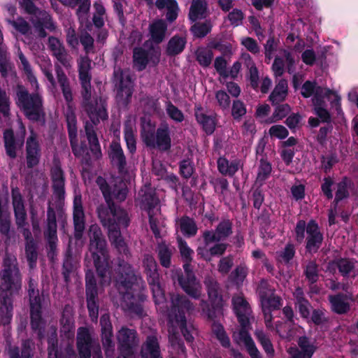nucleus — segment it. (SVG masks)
Wrapping results in <instances>:
<instances>
[{
  "instance_id": "680f3d73",
  "label": "nucleus",
  "mask_w": 358,
  "mask_h": 358,
  "mask_svg": "<svg viewBox=\"0 0 358 358\" xmlns=\"http://www.w3.org/2000/svg\"><path fill=\"white\" fill-rule=\"evenodd\" d=\"M335 185L334 179L331 176H327L323 178L320 188L324 196L327 200H331L334 197L333 187Z\"/></svg>"
},
{
  "instance_id": "ddd939ff",
  "label": "nucleus",
  "mask_w": 358,
  "mask_h": 358,
  "mask_svg": "<svg viewBox=\"0 0 358 358\" xmlns=\"http://www.w3.org/2000/svg\"><path fill=\"white\" fill-rule=\"evenodd\" d=\"M85 280L87 308L91 320L94 322L99 317V303L97 282L92 269L85 271Z\"/></svg>"
},
{
  "instance_id": "4d7b16f0",
  "label": "nucleus",
  "mask_w": 358,
  "mask_h": 358,
  "mask_svg": "<svg viewBox=\"0 0 358 358\" xmlns=\"http://www.w3.org/2000/svg\"><path fill=\"white\" fill-rule=\"evenodd\" d=\"M25 255L30 268H34L37 262L38 252L36 242L29 241L25 244Z\"/></svg>"
},
{
  "instance_id": "a18cd8bd",
  "label": "nucleus",
  "mask_w": 358,
  "mask_h": 358,
  "mask_svg": "<svg viewBox=\"0 0 358 358\" xmlns=\"http://www.w3.org/2000/svg\"><path fill=\"white\" fill-rule=\"evenodd\" d=\"M303 275L310 285L315 284L319 280V264L315 260L308 262L304 268Z\"/></svg>"
},
{
  "instance_id": "58836bf2",
  "label": "nucleus",
  "mask_w": 358,
  "mask_h": 358,
  "mask_svg": "<svg viewBox=\"0 0 358 358\" xmlns=\"http://www.w3.org/2000/svg\"><path fill=\"white\" fill-rule=\"evenodd\" d=\"M187 43V40L185 37L180 36L178 34H176L172 36L166 47V53L169 56H176L180 54L184 49Z\"/></svg>"
},
{
  "instance_id": "de8ad7c7",
  "label": "nucleus",
  "mask_w": 358,
  "mask_h": 358,
  "mask_svg": "<svg viewBox=\"0 0 358 358\" xmlns=\"http://www.w3.org/2000/svg\"><path fill=\"white\" fill-rule=\"evenodd\" d=\"M11 228L10 213L8 210H3L0 206V233L6 237V240H10Z\"/></svg>"
},
{
  "instance_id": "412c9836",
  "label": "nucleus",
  "mask_w": 358,
  "mask_h": 358,
  "mask_svg": "<svg viewBox=\"0 0 358 358\" xmlns=\"http://www.w3.org/2000/svg\"><path fill=\"white\" fill-rule=\"evenodd\" d=\"M76 348L80 358H91L94 340L87 327H80L78 329Z\"/></svg>"
},
{
  "instance_id": "69168bd1",
  "label": "nucleus",
  "mask_w": 358,
  "mask_h": 358,
  "mask_svg": "<svg viewBox=\"0 0 358 358\" xmlns=\"http://www.w3.org/2000/svg\"><path fill=\"white\" fill-rule=\"evenodd\" d=\"M247 113L244 103L239 100H234L231 107V115L235 120H240Z\"/></svg>"
},
{
  "instance_id": "49530a36",
  "label": "nucleus",
  "mask_w": 358,
  "mask_h": 358,
  "mask_svg": "<svg viewBox=\"0 0 358 358\" xmlns=\"http://www.w3.org/2000/svg\"><path fill=\"white\" fill-rule=\"evenodd\" d=\"M248 273V267L244 264H241L235 268L229 275V280L233 284L239 286L243 285Z\"/></svg>"
},
{
  "instance_id": "6e6d98bb",
  "label": "nucleus",
  "mask_w": 358,
  "mask_h": 358,
  "mask_svg": "<svg viewBox=\"0 0 358 358\" xmlns=\"http://www.w3.org/2000/svg\"><path fill=\"white\" fill-rule=\"evenodd\" d=\"M76 266L72 255L70 252H67L65 255L62 264V275L65 282L68 283L70 281V275L73 272Z\"/></svg>"
},
{
  "instance_id": "423d86ee",
  "label": "nucleus",
  "mask_w": 358,
  "mask_h": 358,
  "mask_svg": "<svg viewBox=\"0 0 358 358\" xmlns=\"http://www.w3.org/2000/svg\"><path fill=\"white\" fill-rule=\"evenodd\" d=\"M15 102L27 120L45 125L46 115L43 99L40 94L30 93L23 85L18 84L15 89Z\"/></svg>"
},
{
  "instance_id": "79ce46f5",
  "label": "nucleus",
  "mask_w": 358,
  "mask_h": 358,
  "mask_svg": "<svg viewBox=\"0 0 358 358\" xmlns=\"http://www.w3.org/2000/svg\"><path fill=\"white\" fill-rule=\"evenodd\" d=\"M295 255V245L292 243H287L282 250L276 252V261L284 265L289 266L292 264Z\"/></svg>"
},
{
  "instance_id": "bb28decb",
  "label": "nucleus",
  "mask_w": 358,
  "mask_h": 358,
  "mask_svg": "<svg viewBox=\"0 0 358 358\" xmlns=\"http://www.w3.org/2000/svg\"><path fill=\"white\" fill-rule=\"evenodd\" d=\"M140 356L141 358H163L157 336L150 335L146 337L141 346Z\"/></svg>"
},
{
  "instance_id": "09e8293b",
  "label": "nucleus",
  "mask_w": 358,
  "mask_h": 358,
  "mask_svg": "<svg viewBox=\"0 0 358 358\" xmlns=\"http://www.w3.org/2000/svg\"><path fill=\"white\" fill-rule=\"evenodd\" d=\"M212 331L216 338L220 341L221 345L225 348L230 347L231 343L222 324L213 320Z\"/></svg>"
},
{
  "instance_id": "dca6fc26",
  "label": "nucleus",
  "mask_w": 358,
  "mask_h": 358,
  "mask_svg": "<svg viewBox=\"0 0 358 358\" xmlns=\"http://www.w3.org/2000/svg\"><path fill=\"white\" fill-rule=\"evenodd\" d=\"M26 128L21 123L20 134L16 138L11 128L6 129L3 132V141L6 155L11 159L17 156V150H20L24 143Z\"/></svg>"
},
{
  "instance_id": "8fccbe9b",
  "label": "nucleus",
  "mask_w": 358,
  "mask_h": 358,
  "mask_svg": "<svg viewBox=\"0 0 358 358\" xmlns=\"http://www.w3.org/2000/svg\"><path fill=\"white\" fill-rule=\"evenodd\" d=\"M172 250L165 244L159 245L157 257L162 267L169 268L171 266Z\"/></svg>"
},
{
  "instance_id": "aec40b11",
  "label": "nucleus",
  "mask_w": 358,
  "mask_h": 358,
  "mask_svg": "<svg viewBox=\"0 0 358 358\" xmlns=\"http://www.w3.org/2000/svg\"><path fill=\"white\" fill-rule=\"evenodd\" d=\"M108 155L111 165L117 169L118 173L126 175L128 173L127 158L119 141L110 143Z\"/></svg>"
},
{
  "instance_id": "2eb2a0df",
  "label": "nucleus",
  "mask_w": 358,
  "mask_h": 358,
  "mask_svg": "<svg viewBox=\"0 0 358 358\" xmlns=\"http://www.w3.org/2000/svg\"><path fill=\"white\" fill-rule=\"evenodd\" d=\"M353 185L352 180L344 176L341 180L336 184V192L334 201L331 203V208L335 211H338L341 220L345 222L348 223L350 220L351 213L350 211L345 210L342 208V206L339 205L340 203L350 196L349 189Z\"/></svg>"
},
{
  "instance_id": "bf43d9fd",
  "label": "nucleus",
  "mask_w": 358,
  "mask_h": 358,
  "mask_svg": "<svg viewBox=\"0 0 358 358\" xmlns=\"http://www.w3.org/2000/svg\"><path fill=\"white\" fill-rule=\"evenodd\" d=\"M100 325L101 327V339L107 338H113V326L108 315H103L100 318Z\"/></svg>"
},
{
  "instance_id": "5701e85b",
  "label": "nucleus",
  "mask_w": 358,
  "mask_h": 358,
  "mask_svg": "<svg viewBox=\"0 0 358 358\" xmlns=\"http://www.w3.org/2000/svg\"><path fill=\"white\" fill-rule=\"evenodd\" d=\"M73 221L74 238L76 240H80L85 229V213L80 194L76 195L73 199Z\"/></svg>"
},
{
  "instance_id": "9d476101",
  "label": "nucleus",
  "mask_w": 358,
  "mask_h": 358,
  "mask_svg": "<svg viewBox=\"0 0 358 358\" xmlns=\"http://www.w3.org/2000/svg\"><path fill=\"white\" fill-rule=\"evenodd\" d=\"M106 210H101L100 213V222L102 226L107 229L108 238L111 244L117 249L120 255L127 258L130 256L129 249L125 243L122 234L121 227L127 228L130 224V218L126 224L122 223L116 218L107 217Z\"/></svg>"
},
{
  "instance_id": "f8f14e48",
  "label": "nucleus",
  "mask_w": 358,
  "mask_h": 358,
  "mask_svg": "<svg viewBox=\"0 0 358 358\" xmlns=\"http://www.w3.org/2000/svg\"><path fill=\"white\" fill-rule=\"evenodd\" d=\"M183 273L181 270L177 271L173 276L174 282H177L182 289L189 296L197 299L201 296V287L192 268L191 262L183 261Z\"/></svg>"
},
{
  "instance_id": "4be33fe9",
  "label": "nucleus",
  "mask_w": 358,
  "mask_h": 358,
  "mask_svg": "<svg viewBox=\"0 0 358 358\" xmlns=\"http://www.w3.org/2000/svg\"><path fill=\"white\" fill-rule=\"evenodd\" d=\"M325 97L331 101V104L332 106L335 107L337 113H340V111H341V96L333 90L329 88H324L321 86H317L315 92L313 94V106L326 105L324 101Z\"/></svg>"
},
{
  "instance_id": "e433bc0d",
  "label": "nucleus",
  "mask_w": 358,
  "mask_h": 358,
  "mask_svg": "<svg viewBox=\"0 0 358 358\" xmlns=\"http://www.w3.org/2000/svg\"><path fill=\"white\" fill-rule=\"evenodd\" d=\"M180 230L184 236L192 238L196 236L198 231V227L195 220L187 216H182L178 221Z\"/></svg>"
},
{
  "instance_id": "7ed1b4c3",
  "label": "nucleus",
  "mask_w": 358,
  "mask_h": 358,
  "mask_svg": "<svg viewBox=\"0 0 358 358\" xmlns=\"http://www.w3.org/2000/svg\"><path fill=\"white\" fill-rule=\"evenodd\" d=\"M89 250L92 254L94 266L100 278L99 285L103 287L110 283L108 276L110 264V256L107 250L106 239L101 229L97 225H92L89 231Z\"/></svg>"
},
{
  "instance_id": "7c9ffc66",
  "label": "nucleus",
  "mask_w": 358,
  "mask_h": 358,
  "mask_svg": "<svg viewBox=\"0 0 358 358\" xmlns=\"http://www.w3.org/2000/svg\"><path fill=\"white\" fill-rule=\"evenodd\" d=\"M147 280L152 289L155 303H160L164 299V293L159 283V274L157 268L145 271Z\"/></svg>"
},
{
  "instance_id": "f3484780",
  "label": "nucleus",
  "mask_w": 358,
  "mask_h": 358,
  "mask_svg": "<svg viewBox=\"0 0 358 358\" xmlns=\"http://www.w3.org/2000/svg\"><path fill=\"white\" fill-rule=\"evenodd\" d=\"M306 238L305 250L306 252L314 255L320 249L323 241L324 236L321 232L318 223L315 220H310L307 223Z\"/></svg>"
},
{
  "instance_id": "13d9d810",
  "label": "nucleus",
  "mask_w": 358,
  "mask_h": 358,
  "mask_svg": "<svg viewBox=\"0 0 358 358\" xmlns=\"http://www.w3.org/2000/svg\"><path fill=\"white\" fill-rule=\"evenodd\" d=\"M177 243L182 261L192 262L194 251L188 246L186 241L178 236L177 237Z\"/></svg>"
},
{
  "instance_id": "c03bdc74",
  "label": "nucleus",
  "mask_w": 358,
  "mask_h": 358,
  "mask_svg": "<svg viewBox=\"0 0 358 358\" xmlns=\"http://www.w3.org/2000/svg\"><path fill=\"white\" fill-rule=\"evenodd\" d=\"M133 59L136 70L143 71L149 62L148 52L142 48H136L134 49Z\"/></svg>"
},
{
  "instance_id": "a211bd4d",
  "label": "nucleus",
  "mask_w": 358,
  "mask_h": 358,
  "mask_svg": "<svg viewBox=\"0 0 358 358\" xmlns=\"http://www.w3.org/2000/svg\"><path fill=\"white\" fill-rule=\"evenodd\" d=\"M41 147L37 134L31 129L25 142V157L27 167L29 169L38 166L41 158Z\"/></svg>"
},
{
  "instance_id": "37998d69",
  "label": "nucleus",
  "mask_w": 358,
  "mask_h": 358,
  "mask_svg": "<svg viewBox=\"0 0 358 358\" xmlns=\"http://www.w3.org/2000/svg\"><path fill=\"white\" fill-rule=\"evenodd\" d=\"M123 133L127 148L131 155H134L136 151V138L132 126L129 121L124 124Z\"/></svg>"
},
{
  "instance_id": "4c0bfd02",
  "label": "nucleus",
  "mask_w": 358,
  "mask_h": 358,
  "mask_svg": "<svg viewBox=\"0 0 358 358\" xmlns=\"http://www.w3.org/2000/svg\"><path fill=\"white\" fill-rule=\"evenodd\" d=\"M272 166L271 164L268 162L266 157H262L259 159V165L257 178L255 182V186H263L266 180L268 179L271 174Z\"/></svg>"
},
{
  "instance_id": "b1692460",
  "label": "nucleus",
  "mask_w": 358,
  "mask_h": 358,
  "mask_svg": "<svg viewBox=\"0 0 358 358\" xmlns=\"http://www.w3.org/2000/svg\"><path fill=\"white\" fill-rule=\"evenodd\" d=\"M297 347H290L287 350L290 358H312L317 348L306 336H300L297 341Z\"/></svg>"
},
{
  "instance_id": "0eeeda50",
  "label": "nucleus",
  "mask_w": 358,
  "mask_h": 358,
  "mask_svg": "<svg viewBox=\"0 0 358 358\" xmlns=\"http://www.w3.org/2000/svg\"><path fill=\"white\" fill-rule=\"evenodd\" d=\"M171 311L169 315V323L175 322L187 343L194 341L192 336L194 327L192 324L187 323L185 314L193 309V305L189 299L182 294H172L171 295Z\"/></svg>"
},
{
  "instance_id": "ea45409f",
  "label": "nucleus",
  "mask_w": 358,
  "mask_h": 358,
  "mask_svg": "<svg viewBox=\"0 0 358 358\" xmlns=\"http://www.w3.org/2000/svg\"><path fill=\"white\" fill-rule=\"evenodd\" d=\"M190 27L189 31L195 38H203L210 34L213 29V23L210 20L203 22H194Z\"/></svg>"
},
{
  "instance_id": "20e7f679",
  "label": "nucleus",
  "mask_w": 358,
  "mask_h": 358,
  "mask_svg": "<svg viewBox=\"0 0 358 358\" xmlns=\"http://www.w3.org/2000/svg\"><path fill=\"white\" fill-rule=\"evenodd\" d=\"M3 267L0 272V301L1 306L5 307L8 317H11L12 292L13 290H17L21 287L22 278L17 259L14 255L6 252L3 260Z\"/></svg>"
},
{
  "instance_id": "c85d7f7f",
  "label": "nucleus",
  "mask_w": 358,
  "mask_h": 358,
  "mask_svg": "<svg viewBox=\"0 0 358 358\" xmlns=\"http://www.w3.org/2000/svg\"><path fill=\"white\" fill-rule=\"evenodd\" d=\"M203 107L195 106L194 116L196 122L201 126L203 131L209 136L214 133L216 127L215 117L206 115L203 112Z\"/></svg>"
},
{
  "instance_id": "f704fd0d",
  "label": "nucleus",
  "mask_w": 358,
  "mask_h": 358,
  "mask_svg": "<svg viewBox=\"0 0 358 358\" xmlns=\"http://www.w3.org/2000/svg\"><path fill=\"white\" fill-rule=\"evenodd\" d=\"M55 72L57 82L61 87L63 96L66 103H69L73 101V99L69 80L60 66H55Z\"/></svg>"
},
{
  "instance_id": "864d4df0",
  "label": "nucleus",
  "mask_w": 358,
  "mask_h": 358,
  "mask_svg": "<svg viewBox=\"0 0 358 358\" xmlns=\"http://www.w3.org/2000/svg\"><path fill=\"white\" fill-rule=\"evenodd\" d=\"M255 335L257 341L261 344L265 352L268 356H273L275 351L269 336L263 331H257Z\"/></svg>"
},
{
  "instance_id": "f03ea898",
  "label": "nucleus",
  "mask_w": 358,
  "mask_h": 358,
  "mask_svg": "<svg viewBox=\"0 0 358 358\" xmlns=\"http://www.w3.org/2000/svg\"><path fill=\"white\" fill-rule=\"evenodd\" d=\"M92 61L87 56L80 57L78 60V78L81 85V106L91 122L96 124L101 120L108 118L107 103L101 96H92Z\"/></svg>"
},
{
  "instance_id": "393cba45",
  "label": "nucleus",
  "mask_w": 358,
  "mask_h": 358,
  "mask_svg": "<svg viewBox=\"0 0 358 358\" xmlns=\"http://www.w3.org/2000/svg\"><path fill=\"white\" fill-rule=\"evenodd\" d=\"M117 340L121 350L128 355L131 354L138 341L137 332L135 329L123 327L118 331Z\"/></svg>"
},
{
  "instance_id": "a19ab883",
  "label": "nucleus",
  "mask_w": 358,
  "mask_h": 358,
  "mask_svg": "<svg viewBox=\"0 0 358 358\" xmlns=\"http://www.w3.org/2000/svg\"><path fill=\"white\" fill-rule=\"evenodd\" d=\"M355 263L352 259L340 257L331 260L329 263V267L330 268L331 266H336L341 275L345 278L348 277L355 268Z\"/></svg>"
},
{
  "instance_id": "39448f33",
  "label": "nucleus",
  "mask_w": 358,
  "mask_h": 358,
  "mask_svg": "<svg viewBox=\"0 0 358 358\" xmlns=\"http://www.w3.org/2000/svg\"><path fill=\"white\" fill-rule=\"evenodd\" d=\"M96 183L106 201L105 203H101L96 208V212L98 217L100 218L101 210L104 209L106 210L105 213H107V217L116 218L119 222L127 224L129 218V214L126 210L114 202L113 198L120 201H124L127 196V189L119 187L116 185L112 187L101 176L96 178Z\"/></svg>"
},
{
  "instance_id": "338daca9",
  "label": "nucleus",
  "mask_w": 358,
  "mask_h": 358,
  "mask_svg": "<svg viewBox=\"0 0 358 358\" xmlns=\"http://www.w3.org/2000/svg\"><path fill=\"white\" fill-rule=\"evenodd\" d=\"M52 55L55 56L65 68L71 67V57L64 45L52 52Z\"/></svg>"
},
{
  "instance_id": "4468645a",
  "label": "nucleus",
  "mask_w": 358,
  "mask_h": 358,
  "mask_svg": "<svg viewBox=\"0 0 358 358\" xmlns=\"http://www.w3.org/2000/svg\"><path fill=\"white\" fill-rule=\"evenodd\" d=\"M67 131L70 142V145L73 155L77 157H83V162L86 165H90L91 157L87 151V146L85 141H81L78 143V130H77V121L76 117L68 115L66 117Z\"/></svg>"
},
{
  "instance_id": "1a4fd4ad",
  "label": "nucleus",
  "mask_w": 358,
  "mask_h": 358,
  "mask_svg": "<svg viewBox=\"0 0 358 358\" xmlns=\"http://www.w3.org/2000/svg\"><path fill=\"white\" fill-rule=\"evenodd\" d=\"M204 285L208 293L209 303L202 300L200 306L203 313L209 320L217 318L222 311L223 299L220 293V287L218 282L213 277L205 278Z\"/></svg>"
},
{
  "instance_id": "3c124183",
  "label": "nucleus",
  "mask_w": 358,
  "mask_h": 358,
  "mask_svg": "<svg viewBox=\"0 0 358 358\" xmlns=\"http://www.w3.org/2000/svg\"><path fill=\"white\" fill-rule=\"evenodd\" d=\"M220 241L227 239L233 233V223L229 219H223L215 227Z\"/></svg>"
},
{
  "instance_id": "c756f323",
  "label": "nucleus",
  "mask_w": 358,
  "mask_h": 358,
  "mask_svg": "<svg viewBox=\"0 0 358 358\" xmlns=\"http://www.w3.org/2000/svg\"><path fill=\"white\" fill-rule=\"evenodd\" d=\"M60 331L66 337L70 338L74 334L75 321L73 308L70 305H66L63 308L60 319Z\"/></svg>"
},
{
  "instance_id": "72a5a7b5",
  "label": "nucleus",
  "mask_w": 358,
  "mask_h": 358,
  "mask_svg": "<svg viewBox=\"0 0 358 358\" xmlns=\"http://www.w3.org/2000/svg\"><path fill=\"white\" fill-rule=\"evenodd\" d=\"M208 15V5L206 0H192L188 13L191 22L206 19Z\"/></svg>"
},
{
  "instance_id": "f257e3e1",
  "label": "nucleus",
  "mask_w": 358,
  "mask_h": 358,
  "mask_svg": "<svg viewBox=\"0 0 358 358\" xmlns=\"http://www.w3.org/2000/svg\"><path fill=\"white\" fill-rule=\"evenodd\" d=\"M115 282L119 292L124 294L127 310L142 318L145 314L144 303L147 300L146 289L142 278L135 273L131 264L119 260Z\"/></svg>"
},
{
  "instance_id": "a878e982",
  "label": "nucleus",
  "mask_w": 358,
  "mask_h": 358,
  "mask_svg": "<svg viewBox=\"0 0 358 358\" xmlns=\"http://www.w3.org/2000/svg\"><path fill=\"white\" fill-rule=\"evenodd\" d=\"M52 190L57 199L59 201L65 198V177L60 166H55L51 170Z\"/></svg>"
},
{
  "instance_id": "6ab92c4d",
  "label": "nucleus",
  "mask_w": 358,
  "mask_h": 358,
  "mask_svg": "<svg viewBox=\"0 0 358 358\" xmlns=\"http://www.w3.org/2000/svg\"><path fill=\"white\" fill-rule=\"evenodd\" d=\"M12 206L17 228L28 226L27 213L23 196L17 187L11 189Z\"/></svg>"
},
{
  "instance_id": "c9c22d12",
  "label": "nucleus",
  "mask_w": 358,
  "mask_h": 358,
  "mask_svg": "<svg viewBox=\"0 0 358 358\" xmlns=\"http://www.w3.org/2000/svg\"><path fill=\"white\" fill-rule=\"evenodd\" d=\"M166 31L167 24L162 19L155 20L149 26L151 39L156 44L161 43L164 41Z\"/></svg>"
},
{
  "instance_id": "052dcab7",
  "label": "nucleus",
  "mask_w": 358,
  "mask_h": 358,
  "mask_svg": "<svg viewBox=\"0 0 358 358\" xmlns=\"http://www.w3.org/2000/svg\"><path fill=\"white\" fill-rule=\"evenodd\" d=\"M166 111L169 117L176 122H182L185 119L183 113L170 101L166 102Z\"/></svg>"
},
{
  "instance_id": "cd10ccee",
  "label": "nucleus",
  "mask_w": 358,
  "mask_h": 358,
  "mask_svg": "<svg viewBox=\"0 0 358 358\" xmlns=\"http://www.w3.org/2000/svg\"><path fill=\"white\" fill-rule=\"evenodd\" d=\"M93 124V122L92 124L86 122L85 125V131L89 144V149L92 152L94 158L98 160L102 157V152L101 145L99 143V138ZM97 124H94V125Z\"/></svg>"
},
{
  "instance_id": "9b49d317",
  "label": "nucleus",
  "mask_w": 358,
  "mask_h": 358,
  "mask_svg": "<svg viewBox=\"0 0 358 358\" xmlns=\"http://www.w3.org/2000/svg\"><path fill=\"white\" fill-rule=\"evenodd\" d=\"M113 83L116 90L115 99L118 105L127 108L131 101L134 93V82L129 71L120 67H115Z\"/></svg>"
},
{
  "instance_id": "603ef678",
  "label": "nucleus",
  "mask_w": 358,
  "mask_h": 358,
  "mask_svg": "<svg viewBox=\"0 0 358 358\" xmlns=\"http://www.w3.org/2000/svg\"><path fill=\"white\" fill-rule=\"evenodd\" d=\"M196 60L203 68L208 67L213 58V52L205 48H199L195 52Z\"/></svg>"
},
{
  "instance_id": "5fc2aeb1",
  "label": "nucleus",
  "mask_w": 358,
  "mask_h": 358,
  "mask_svg": "<svg viewBox=\"0 0 358 358\" xmlns=\"http://www.w3.org/2000/svg\"><path fill=\"white\" fill-rule=\"evenodd\" d=\"M179 173L183 178L187 180L190 178L194 171V165L192 159L189 158L183 159L179 164Z\"/></svg>"
},
{
  "instance_id": "6e6552de",
  "label": "nucleus",
  "mask_w": 358,
  "mask_h": 358,
  "mask_svg": "<svg viewBox=\"0 0 358 358\" xmlns=\"http://www.w3.org/2000/svg\"><path fill=\"white\" fill-rule=\"evenodd\" d=\"M141 137L147 148H156L161 152H168L171 148V129L166 122L161 123L155 130L154 127L141 130Z\"/></svg>"
},
{
  "instance_id": "774afa93",
  "label": "nucleus",
  "mask_w": 358,
  "mask_h": 358,
  "mask_svg": "<svg viewBox=\"0 0 358 358\" xmlns=\"http://www.w3.org/2000/svg\"><path fill=\"white\" fill-rule=\"evenodd\" d=\"M234 266V256L229 255L228 256L222 257L218 263V271L222 275H227L229 273Z\"/></svg>"
},
{
  "instance_id": "e2e57ef3",
  "label": "nucleus",
  "mask_w": 358,
  "mask_h": 358,
  "mask_svg": "<svg viewBox=\"0 0 358 358\" xmlns=\"http://www.w3.org/2000/svg\"><path fill=\"white\" fill-rule=\"evenodd\" d=\"M8 22L23 35H27L31 31L30 24L22 17H18L15 20H8Z\"/></svg>"
},
{
  "instance_id": "473e14b6",
  "label": "nucleus",
  "mask_w": 358,
  "mask_h": 358,
  "mask_svg": "<svg viewBox=\"0 0 358 358\" xmlns=\"http://www.w3.org/2000/svg\"><path fill=\"white\" fill-rule=\"evenodd\" d=\"M347 299V295L343 293L329 295L328 300L331 311L338 315H344L348 313L350 310V304Z\"/></svg>"
},
{
  "instance_id": "2f4dec72",
  "label": "nucleus",
  "mask_w": 358,
  "mask_h": 358,
  "mask_svg": "<svg viewBox=\"0 0 358 358\" xmlns=\"http://www.w3.org/2000/svg\"><path fill=\"white\" fill-rule=\"evenodd\" d=\"M141 196L140 208L147 213L155 211V208L159 205V200L156 193L150 187L141 189L139 192Z\"/></svg>"
},
{
  "instance_id": "0e129e2a",
  "label": "nucleus",
  "mask_w": 358,
  "mask_h": 358,
  "mask_svg": "<svg viewBox=\"0 0 358 358\" xmlns=\"http://www.w3.org/2000/svg\"><path fill=\"white\" fill-rule=\"evenodd\" d=\"M275 110L272 115L274 122L282 120L287 117L291 111V107L288 103H278L274 105Z\"/></svg>"
}]
</instances>
